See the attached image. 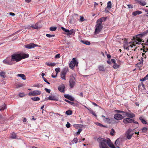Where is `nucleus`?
<instances>
[{
	"label": "nucleus",
	"instance_id": "f257e3e1",
	"mask_svg": "<svg viewBox=\"0 0 148 148\" xmlns=\"http://www.w3.org/2000/svg\"><path fill=\"white\" fill-rule=\"evenodd\" d=\"M148 33V30H146L143 33L138 34L136 36V37H134L133 39L134 41L130 42L128 45V47H130L131 48L135 46L136 44H140V42L141 41L144 42V41H142L141 38L146 35Z\"/></svg>",
	"mask_w": 148,
	"mask_h": 148
},
{
	"label": "nucleus",
	"instance_id": "f03ea898",
	"mask_svg": "<svg viewBox=\"0 0 148 148\" xmlns=\"http://www.w3.org/2000/svg\"><path fill=\"white\" fill-rule=\"evenodd\" d=\"M29 56L28 54L23 53H15L11 56V58L15 63L19 62L23 59L27 58Z\"/></svg>",
	"mask_w": 148,
	"mask_h": 148
},
{
	"label": "nucleus",
	"instance_id": "7ed1b4c3",
	"mask_svg": "<svg viewBox=\"0 0 148 148\" xmlns=\"http://www.w3.org/2000/svg\"><path fill=\"white\" fill-rule=\"evenodd\" d=\"M97 140L99 143V147L100 148H108L106 143L109 146V144H110L111 142L109 138L106 139L101 138H99Z\"/></svg>",
	"mask_w": 148,
	"mask_h": 148
},
{
	"label": "nucleus",
	"instance_id": "20e7f679",
	"mask_svg": "<svg viewBox=\"0 0 148 148\" xmlns=\"http://www.w3.org/2000/svg\"><path fill=\"white\" fill-rule=\"evenodd\" d=\"M134 130L131 129H129L127 130L125 134V136L127 139L130 140L131 139L133 135L134 134Z\"/></svg>",
	"mask_w": 148,
	"mask_h": 148
},
{
	"label": "nucleus",
	"instance_id": "39448f33",
	"mask_svg": "<svg viewBox=\"0 0 148 148\" xmlns=\"http://www.w3.org/2000/svg\"><path fill=\"white\" fill-rule=\"evenodd\" d=\"M78 64V63L76 60L75 58H73L69 64V67L71 69H73L75 66H77Z\"/></svg>",
	"mask_w": 148,
	"mask_h": 148
},
{
	"label": "nucleus",
	"instance_id": "423d86ee",
	"mask_svg": "<svg viewBox=\"0 0 148 148\" xmlns=\"http://www.w3.org/2000/svg\"><path fill=\"white\" fill-rule=\"evenodd\" d=\"M97 24L95 26L96 28L95 29V33L97 34L99 33L103 28V26L101 24L99 23H97Z\"/></svg>",
	"mask_w": 148,
	"mask_h": 148
},
{
	"label": "nucleus",
	"instance_id": "0eeeda50",
	"mask_svg": "<svg viewBox=\"0 0 148 148\" xmlns=\"http://www.w3.org/2000/svg\"><path fill=\"white\" fill-rule=\"evenodd\" d=\"M3 63L10 65H12L13 64H15V62H13V61L10 58H7L6 59L3 60Z\"/></svg>",
	"mask_w": 148,
	"mask_h": 148
},
{
	"label": "nucleus",
	"instance_id": "6e6552de",
	"mask_svg": "<svg viewBox=\"0 0 148 148\" xmlns=\"http://www.w3.org/2000/svg\"><path fill=\"white\" fill-rule=\"evenodd\" d=\"M69 84L71 88H73L75 86V79L73 76L71 77L69 81Z\"/></svg>",
	"mask_w": 148,
	"mask_h": 148
},
{
	"label": "nucleus",
	"instance_id": "1a4fd4ad",
	"mask_svg": "<svg viewBox=\"0 0 148 148\" xmlns=\"http://www.w3.org/2000/svg\"><path fill=\"white\" fill-rule=\"evenodd\" d=\"M41 93V91L38 90H35L32 91L30 92L28 95L29 96H34L38 95H40Z\"/></svg>",
	"mask_w": 148,
	"mask_h": 148
},
{
	"label": "nucleus",
	"instance_id": "9d476101",
	"mask_svg": "<svg viewBox=\"0 0 148 148\" xmlns=\"http://www.w3.org/2000/svg\"><path fill=\"white\" fill-rule=\"evenodd\" d=\"M123 122L124 123H131V122H133L135 124H137L138 125V123L137 121H134V120L129 118H126L123 120Z\"/></svg>",
	"mask_w": 148,
	"mask_h": 148
},
{
	"label": "nucleus",
	"instance_id": "9b49d317",
	"mask_svg": "<svg viewBox=\"0 0 148 148\" xmlns=\"http://www.w3.org/2000/svg\"><path fill=\"white\" fill-rule=\"evenodd\" d=\"M68 71V69L66 68H64L62 71L61 77L63 79L66 80L65 75Z\"/></svg>",
	"mask_w": 148,
	"mask_h": 148
},
{
	"label": "nucleus",
	"instance_id": "f8f14e48",
	"mask_svg": "<svg viewBox=\"0 0 148 148\" xmlns=\"http://www.w3.org/2000/svg\"><path fill=\"white\" fill-rule=\"evenodd\" d=\"M37 46V45L32 43L29 44L25 45V47L28 49H30L33 48H34Z\"/></svg>",
	"mask_w": 148,
	"mask_h": 148
},
{
	"label": "nucleus",
	"instance_id": "ddd939ff",
	"mask_svg": "<svg viewBox=\"0 0 148 148\" xmlns=\"http://www.w3.org/2000/svg\"><path fill=\"white\" fill-rule=\"evenodd\" d=\"M114 117L115 119L117 120H121L123 118V116L119 114H114Z\"/></svg>",
	"mask_w": 148,
	"mask_h": 148
},
{
	"label": "nucleus",
	"instance_id": "4468645a",
	"mask_svg": "<svg viewBox=\"0 0 148 148\" xmlns=\"http://www.w3.org/2000/svg\"><path fill=\"white\" fill-rule=\"evenodd\" d=\"M65 88V86L64 84H63L59 86L58 88V90L61 92H64Z\"/></svg>",
	"mask_w": 148,
	"mask_h": 148
},
{
	"label": "nucleus",
	"instance_id": "2eb2a0df",
	"mask_svg": "<svg viewBox=\"0 0 148 148\" xmlns=\"http://www.w3.org/2000/svg\"><path fill=\"white\" fill-rule=\"evenodd\" d=\"M107 18V17H103L100 18L97 20V23H99L101 24H102V22L105 21Z\"/></svg>",
	"mask_w": 148,
	"mask_h": 148
},
{
	"label": "nucleus",
	"instance_id": "dca6fc26",
	"mask_svg": "<svg viewBox=\"0 0 148 148\" xmlns=\"http://www.w3.org/2000/svg\"><path fill=\"white\" fill-rule=\"evenodd\" d=\"M105 122L108 123H114L113 121H114V119L112 118H105L104 119Z\"/></svg>",
	"mask_w": 148,
	"mask_h": 148
},
{
	"label": "nucleus",
	"instance_id": "f3484780",
	"mask_svg": "<svg viewBox=\"0 0 148 148\" xmlns=\"http://www.w3.org/2000/svg\"><path fill=\"white\" fill-rule=\"evenodd\" d=\"M124 114H125L127 116L132 118L135 116V114L133 113L125 112Z\"/></svg>",
	"mask_w": 148,
	"mask_h": 148
},
{
	"label": "nucleus",
	"instance_id": "a211bd4d",
	"mask_svg": "<svg viewBox=\"0 0 148 148\" xmlns=\"http://www.w3.org/2000/svg\"><path fill=\"white\" fill-rule=\"evenodd\" d=\"M38 23H37L34 25H31V26H29V28L32 27L33 29H38Z\"/></svg>",
	"mask_w": 148,
	"mask_h": 148
},
{
	"label": "nucleus",
	"instance_id": "6ab92c4d",
	"mask_svg": "<svg viewBox=\"0 0 148 148\" xmlns=\"http://www.w3.org/2000/svg\"><path fill=\"white\" fill-rule=\"evenodd\" d=\"M137 3H139L140 5L143 6L146 5V3L145 1H142L141 0H135Z\"/></svg>",
	"mask_w": 148,
	"mask_h": 148
},
{
	"label": "nucleus",
	"instance_id": "aec40b11",
	"mask_svg": "<svg viewBox=\"0 0 148 148\" xmlns=\"http://www.w3.org/2000/svg\"><path fill=\"white\" fill-rule=\"evenodd\" d=\"M121 139L120 138H118L115 141V145L116 146L117 148H119V146L120 144V140Z\"/></svg>",
	"mask_w": 148,
	"mask_h": 148
},
{
	"label": "nucleus",
	"instance_id": "412c9836",
	"mask_svg": "<svg viewBox=\"0 0 148 148\" xmlns=\"http://www.w3.org/2000/svg\"><path fill=\"white\" fill-rule=\"evenodd\" d=\"M49 99L50 100L57 101L58 99L54 96H50L49 97Z\"/></svg>",
	"mask_w": 148,
	"mask_h": 148
},
{
	"label": "nucleus",
	"instance_id": "4be33fe9",
	"mask_svg": "<svg viewBox=\"0 0 148 148\" xmlns=\"http://www.w3.org/2000/svg\"><path fill=\"white\" fill-rule=\"evenodd\" d=\"M142 13V12L141 11L138 10L136 11L133 12H132V14L134 16H136L137 15L140 14Z\"/></svg>",
	"mask_w": 148,
	"mask_h": 148
},
{
	"label": "nucleus",
	"instance_id": "5701e85b",
	"mask_svg": "<svg viewBox=\"0 0 148 148\" xmlns=\"http://www.w3.org/2000/svg\"><path fill=\"white\" fill-rule=\"evenodd\" d=\"M17 76L21 77L23 80H25L26 79L25 75L24 74H18L16 75Z\"/></svg>",
	"mask_w": 148,
	"mask_h": 148
},
{
	"label": "nucleus",
	"instance_id": "b1692460",
	"mask_svg": "<svg viewBox=\"0 0 148 148\" xmlns=\"http://www.w3.org/2000/svg\"><path fill=\"white\" fill-rule=\"evenodd\" d=\"M139 119L141 121L142 123L144 124H147V122L146 120L144 119L143 117L142 116H140L139 117Z\"/></svg>",
	"mask_w": 148,
	"mask_h": 148
},
{
	"label": "nucleus",
	"instance_id": "393cba45",
	"mask_svg": "<svg viewBox=\"0 0 148 148\" xmlns=\"http://www.w3.org/2000/svg\"><path fill=\"white\" fill-rule=\"evenodd\" d=\"M112 7V3L111 1H109L107 3V8L108 10H110Z\"/></svg>",
	"mask_w": 148,
	"mask_h": 148
},
{
	"label": "nucleus",
	"instance_id": "a878e982",
	"mask_svg": "<svg viewBox=\"0 0 148 148\" xmlns=\"http://www.w3.org/2000/svg\"><path fill=\"white\" fill-rule=\"evenodd\" d=\"M46 64L47 66H55L56 65V63L54 62H53V63L46 62Z\"/></svg>",
	"mask_w": 148,
	"mask_h": 148
},
{
	"label": "nucleus",
	"instance_id": "bb28decb",
	"mask_svg": "<svg viewBox=\"0 0 148 148\" xmlns=\"http://www.w3.org/2000/svg\"><path fill=\"white\" fill-rule=\"evenodd\" d=\"M6 73L5 72L1 71V72H0V76L1 77L5 78L6 77V76L5 75Z\"/></svg>",
	"mask_w": 148,
	"mask_h": 148
},
{
	"label": "nucleus",
	"instance_id": "cd10ccee",
	"mask_svg": "<svg viewBox=\"0 0 148 148\" xmlns=\"http://www.w3.org/2000/svg\"><path fill=\"white\" fill-rule=\"evenodd\" d=\"M98 68L99 71H105L104 67L103 65L99 66Z\"/></svg>",
	"mask_w": 148,
	"mask_h": 148
},
{
	"label": "nucleus",
	"instance_id": "c85d7f7f",
	"mask_svg": "<svg viewBox=\"0 0 148 148\" xmlns=\"http://www.w3.org/2000/svg\"><path fill=\"white\" fill-rule=\"evenodd\" d=\"M74 33V31L73 29H72L70 31L69 30V32L68 33L66 34L68 36H70L73 33Z\"/></svg>",
	"mask_w": 148,
	"mask_h": 148
},
{
	"label": "nucleus",
	"instance_id": "c756f323",
	"mask_svg": "<svg viewBox=\"0 0 148 148\" xmlns=\"http://www.w3.org/2000/svg\"><path fill=\"white\" fill-rule=\"evenodd\" d=\"M31 99L34 101H37L39 100H40V98L38 97H34L32 98Z\"/></svg>",
	"mask_w": 148,
	"mask_h": 148
},
{
	"label": "nucleus",
	"instance_id": "7c9ffc66",
	"mask_svg": "<svg viewBox=\"0 0 148 148\" xmlns=\"http://www.w3.org/2000/svg\"><path fill=\"white\" fill-rule=\"evenodd\" d=\"M65 113L67 115H70L72 114V111L71 110H69L66 111Z\"/></svg>",
	"mask_w": 148,
	"mask_h": 148
},
{
	"label": "nucleus",
	"instance_id": "2f4dec72",
	"mask_svg": "<svg viewBox=\"0 0 148 148\" xmlns=\"http://www.w3.org/2000/svg\"><path fill=\"white\" fill-rule=\"evenodd\" d=\"M6 105L4 104L2 106L0 107V111L4 110V109L6 108Z\"/></svg>",
	"mask_w": 148,
	"mask_h": 148
},
{
	"label": "nucleus",
	"instance_id": "473e14b6",
	"mask_svg": "<svg viewBox=\"0 0 148 148\" xmlns=\"http://www.w3.org/2000/svg\"><path fill=\"white\" fill-rule=\"evenodd\" d=\"M95 124L96 125H97V126H98L100 127H105L106 126L103 125L101 124V123L97 122L95 123Z\"/></svg>",
	"mask_w": 148,
	"mask_h": 148
},
{
	"label": "nucleus",
	"instance_id": "72a5a7b5",
	"mask_svg": "<svg viewBox=\"0 0 148 148\" xmlns=\"http://www.w3.org/2000/svg\"><path fill=\"white\" fill-rule=\"evenodd\" d=\"M16 135L14 133H12L11 134V138L12 139H15L16 138Z\"/></svg>",
	"mask_w": 148,
	"mask_h": 148
},
{
	"label": "nucleus",
	"instance_id": "f704fd0d",
	"mask_svg": "<svg viewBox=\"0 0 148 148\" xmlns=\"http://www.w3.org/2000/svg\"><path fill=\"white\" fill-rule=\"evenodd\" d=\"M81 42H82L84 44H85L87 45H90V42L88 41H84L83 40H82Z\"/></svg>",
	"mask_w": 148,
	"mask_h": 148
},
{
	"label": "nucleus",
	"instance_id": "c9c22d12",
	"mask_svg": "<svg viewBox=\"0 0 148 148\" xmlns=\"http://www.w3.org/2000/svg\"><path fill=\"white\" fill-rule=\"evenodd\" d=\"M18 96L21 97H23L25 96V94L24 92H20L19 93Z\"/></svg>",
	"mask_w": 148,
	"mask_h": 148
},
{
	"label": "nucleus",
	"instance_id": "e433bc0d",
	"mask_svg": "<svg viewBox=\"0 0 148 148\" xmlns=\"http://www.w3.org/2000/svg\"><path fill=\"white\" fill-rule=\"evenodd\" d=\"M57 29L56 27H51L49 29L52 31H55Z\"/></svg>",
	"mask_w": 148,
	"mask_h": 148
},
{
	"label": "nucleus",
	"instance_id": "4c0bfd02",
	"mask_svg": "<svg viewBox=\"0 0 148 148\" xmlns=\"http://www.w3.org/2000/svg\"><path fill=\"white\" fill-rule=\"evenodd\" d=\"M61 29L65 32L66 33H68L69 32V29H66L62 27H61Z\"/></svg>",
	"mask_w": 148,
	"mask_h": 148
},
{
	"label": "nucleus",
	"instance_id": "58836bf2",
	"mask_svg": "<svg viewBox=\"0 0 148 148\" xmlns=\"http://www.w3.org/2000/svg\"><path fill=\"white\" fill-rule=\"evenodd\" d=\"M109 145H110L109 147L111 148H118L116 147V146L115 147L114 144L111 143V142L110 144H109Z\"/></svg>",
	"mask_w": 148,
	"mask_h": 148
},
{
	"label": "nucleus",
	"instance_id": "ea45409f",
	"mask_svg": "<svg viewBox=\"0 0 148 148\" xmlns=\"http://www.w3.org/2000/svg\"><path fill=\"white\" fill-rule=\"evenodd\" d=\"M85 20H86L84 19L83 16H81L79 20L80 22H83Z\"/></svg>",
	"mask_w": 148,
	"mask_h": 148
},
{
	"label": "nucleus",
	"instance_id": "a19ab883",
	"mask_svg": "<svg viewBox=\"0 0 148 148\" xmlns=\"http://www.w3.org/2000/svg\"><path fill=\"white\" fill-rule=\"evenodd\" d=\"M113 67L114 69H116L119 67V65L114 64L113 65Z\"/></svg>",
	"mask_w": 148,
	"mask_h": 148
},
{
	"label": "nucleus",
	"instance_id": "79ce46f5",
	"mask_svg": "<svg viewBox=\"0 0 148 148\" xmlns=\"http://www.w3.org/2000/svg\"><path fill=\"white\" fill-rule=\"evenodd\" d=\"M115 132L113 128H112L111 129V131L110 132V135L112 136H113Z\"/></svg>",
	"mask_w": 148,
	"mask_h": 148
},
{
	"label": "nucleus",
	"instance_id": "37998d69",
	"mask_svg": "<svg viewBox=\"0 0 148 148\" xmlns=\"http://www.w3.org/2000/svg\"><path fill=\"white\" fill-rule=\"evenodd\" d=\"M55 70L56 72V74L57 75L58 73L60 72V70L59 68H56Z\"/></svg>",
	"mask_w": 148,
	"mask_h": 148
},
{
	"label": "nucleus",
	"instance_id": "c03bdc74",
	"mask_svg": "<svg viewBox=\"0 0 148 148\" xmlns=\"http://www.w3.org/2000/svg\"><path fill=\"white\" fill-rule=\"evenodd\" d=\"M142 45L143 47V48H144L145 47V46H144V45H148V39L147 40V41L145 43H142Z\"/></svg>",
	"mask_w": 148,
	"mask_h": 148
},
{
	"label": "nucleus",
	"instance_id": "a18cd8bd",
	"mask_svg": "<svg viewBox=\"0 0 148 148\" xmlns=\"http://www.w3.org/2000/svg\"><path fill=\"white\" fill-rule=\"evenodd\" d=\"M46 36L48 38H51L52 37H54L55 35H51L50 34H46Z\"/></svg>",
	"mask_w": 148,
	"mask_h": 148
},
{
	"label": "nucleus",
	"instance_id": "49530a36",
	"mask_svg": "<svg viewBox=\"0 0 148 148\" xmlns=\"http://www.w3.org/2000/svg\"><path fill=\"white\" fill-rule=\"evenodd\" d=\"M147 129L146 127H144L142 129V131L143 132H145L147 131Z\"/></svg>",
	"mask_w": 148,
	"mask_h": 148
},
{
	"label": "nucleus",
	"instance_id": "de8ad7c7",
	"mask_svg": "<svg viewBox=\"0 0 148 148\" xmlns=\"http://www.w3.org/2000/svg\"><path fill=\"white\" fill-rule=\"evenodd\" d=\"M60 54H58L55 56V58L56 59H58L60 57Z\"/></svg>",
	"mask_w": 148,
	"mask_h": 148
},
{
	"label": "nucleus",
	"instance_id": "09e8293b",
	"mask_svg": "<svg viewBox=\"0 0 148 148\" xmlns=\"http://www.w3.org/2000/svg\"><path fill=\"white\" fill-rule=\"evenodd\" d=\"M64 97L65 98H66L68 99H69L70 97V95H66V94L64 95Z\"/></svg>",
	"mask_w": 148,
	"mask_h": 148
},
{
	"label": "nucleus",
	"instance_id": "8fccbe9b",
	"mask_svg": "<svg viewBox=\"0 0 148 148\" xmlns=\"http://www.w3.org/2000/svg\"><path fill=\"white\" fill-rule=\"evenodd\" d=\"M41 86H42L41 85V84H37L35 85H34V86L36 87L39 88Z\"/></svg>",
	"mask_w": 148,
	"mask_h": 148
},
{
	"label": "nucleus",
	"instance_id": "3c124183",
	"mask_svg": "<svg viewBox=\"0 0 148 148\" xmlns=\"http://www.w3.org/2000/svg\"><path fill=\"white\" fill-rule=\"evenodd\" d=\"M43 79L45 82H46L49 84H50V83L47 81V80L46 78H45V77H44L43 78Z\"/></svg>",
	"mask_w": 148,
	"mask_h": 148
},
{
	"label": "nucleus",
	"instance_id": "603ef678",
	"mask_svg": "<svg viewBox=\"0 0 148 148\" xmlns=\"http://www.w3.org/2000/svg\"><path fill=\"white\" fill-rule=\"evenodd\" d=\"M73 142H74L75 143H77V141H78V139H77V138H74L73 140Z\"/></svg>",
	"mask_w": 148,
	"mask_h": 148
},
{
	"label": "nucleus",
	"instance_id": "864d4df0",
	"mask_svg": "<svg viewBox=\"0 0 148 148\" xmlns=\"http://www.w3.org/2000/svg\"><path fill=\"white\" fill-rule=\"evenodd\" d=\"M147 79H148V78H146V77H145L144 78H142L141 79H140V81H144L146 80H147Z\"/></svg>",
	"mask_w": 148,
	"mask_h": 148
},
{
	"label": "nucleus",
	"instance_id": "5fc2aeb1",
	"mask_svg": "<svg viewBox=\"0 0 148 148\" xmlns=\"http://www.w3.org/2000/svg\"><path fill=\"white\" fill-rule=\"evenodd\" d=\"M45 90L48 93H50L51 91L50 90L46 88H45Z\"/></svg>",
	"mask_w": 148,
	"mask_h": 148
},
{
	"label": "nucleus",
	"instance_id": "6e6d98bb",
	"mask_svg": "<svg viewBox=\"0 0 148 148\" xmlns=\"http://www.w3.org/2000/svg\"><path fill=\"white\" fill-rule=\"evenodd\" d=\"M24 86V84H18L17 86V87L18 88L22 87Z\"/></svg>",
	"mask_w": 148,
	"mask_h": 148
},
{
	"label": "nucleus",
	"instance_id": "4d7b16f0",
	"mask_svg": "<svg viewBox=\"0 0 148 148\" xmlns=\"http://www.w3.org/2000/svg\"><path fill=\"white\" fill-rule=\"evenodd\" d=\"M71 125L68 122H67V124L66 125V127L68 128H69L70 127Z\"/></svg>",
	"mask_w": 148,
	"mask_h": 148
},
{
	"label": "nucleus",
	"instance_id": "13d9d810",
	"mask_svg": "<svg viewBox=\"0 0 148 148\" xmlns=\"http://www.w3.org/2000/svg\"><path fill=\"white\" fill-rule=\"evenodd\" d=\"M69 99L71 101H73L74 100V99L71 96H70Z\"/></svg>",
	"mask_w": 148,
	"mask_h": 148
},
{
	"label": "nucleus",
	"instance_id": "bf43d9fd",
	"mask_svg": "<svg viewBox=\"0 0 148 148\" xmlns=\"http://www.w3.org/2000/svg\"><path fill=\"white\" fill-rule=\"evenodd\" d=\"M128 8H133V6L132 5H131L129 4L127 5Z\"/></svg>",
	"mask_w": 148,
	"mask_h": 148
},
{
	"label": "nucleus",
	"instance_id": "052dcab7",
	"mask_svg": "<svg viewBox=\"0 0 148 148\" xmlns=\"http://www.w3.org/2000/svg\"><path fill=\"white\" fill-rule=\"evenodd\" d=\"M82 130L81 129H79L77 132V134H79L81 132V131H82Z\"/></svg>",
	"mask_w": 148,
	"mask_h": 148
},
{
	"label": "nucleus",
	"instance_id": "680f3d73",
	"mask_svg": "<svg viewBox=\"0 0 148 148\" xmlns=\"http://www.w3.org/2000/svg\"><path fill=\"white\" fill-rule=\"evenodd\" d=\"M107 57L108 59L110 60L111 57L110 55V54H107Z\"/></svg>",
	"mask_w": 148,
	"mask_h": 148
},
{
	"label": "nucleus",
	"instance_id": "e2e57ef3",
	"mask_svg": "<svg viewBox=\"0 0 148 148\" xmlns=\"http://www.w3.org/2000/svg\"><path fill=\"white\" fill-rule=\"evenodd\" d=\"M98 5V3H96V2L94 3V7L95 8H96V6Z\"/></svg>",
	"mask_w": 148,
	"mask_h": 148
},
{
	"label": "nucleus",
	"instance_id": "0e129e2a",
	"mask_svg": "<svg viewBox=\"0 0 148 148\" xmlns=\"http://www.w3.org/2000/svg\"><path fill=\"white\" fill-rule=\"evenodd\" d=\"M111 61L112 63L115 64V60L114 59H112Z\"/></svg>",
	"mask_w": 148,
	"mask_h": 148
},
{
	"label": "nucleus",
	"instance_id": "69168bd1",
	"mask_svg": "<svg viewBox=\"0 0 148 148\" xmlns=\"http://www.w3.org/2000/svg\"><path fill=\"white\" fill-rule=\"evenodd\" d=\"M117 111H118V112H122V113H123V115L124 114L125 112H124L121 111L120 110H118Z\"/></svg>",
	"mask_w": 148,
	"mask_h": 148
},
{
	"label": "nucleus",
	"instance_id": "338daca9",
	"mask_svg": "<svg viewBox=\"0 0 148 148\" xmlns=\"http://www.w3.org/2000/svg\"><path fill=\"white\" fill-rule=\"evenodd\" d=\"M142 55L143 57H144L145 58H146V57L145 53H143Z\"/></svg>",
	"mask_w": 148,
	"mask_h": 148
},
{
	"label": "nucleus",
	"instance_id": "774afa93",
	"mask_svg": "<svg viewBox=\"0 0 148 148\" xmlns=\"http://www.w3.org/2000/svg\"><path fill=\"white\" fill-rule=\"evenodd\" d=\"M92 114L94 116H97V115H96V114H95V113L93 111H92V112H91Z\"/></svg>",
	"mask_w": 148,
	"mask_h": 148
}]
</instances>
